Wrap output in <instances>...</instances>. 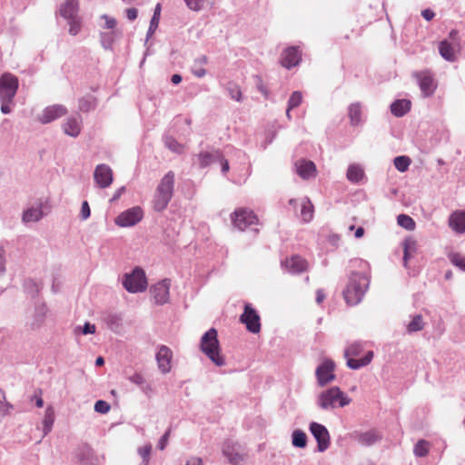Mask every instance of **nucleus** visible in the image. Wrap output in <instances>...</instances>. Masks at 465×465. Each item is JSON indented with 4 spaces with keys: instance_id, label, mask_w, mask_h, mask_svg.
Instances as JSON below:
<instances>
[{
    "instance_id": "obj_1",
    "label": "nucleus",
    "mask_w": 465,
    "mask_h": 465,
    "mask_svg": "<svg viewBox=\"0 0 465 465\" xmlns=\"http://www.w3.org/2000/svg\"><path fill=\"white\" fill-rule=\"evenodd\" d=\"M369 284L370 278L366 272H351L346 289L343 291L346 302L350 305L360 303L369 288Z\"/></svg>"
},
{
    "instance_id": "obj_2",
    "label": "nucleus",
    "mask_w": 465,
    "mask_h": 465,
    "mask_svg": "<svg viewBox=\"0 0 465 465\" xmlns=\"http://www.w3.org/2000/svg\"><path fill=\"white\" fill-rule=\"evenodd\" d=\"M175 173L167 172L160 180L153 199V208L156 212L165 210L174 193Z\"/></svg>"
},
{
    "instance_id": "obj_3",
    "label": "nucleus",
    "mask_w": 465,
    "mask_h": 465,
    "mask_svg": "<svg viewBox=\"0 0 465 465\" xmlns=\"http://www.w3.org/2000/svg\"><path fill=\"white\" fill-rule=\"evenodd\" d=\"M351 399L338 386H332L319 393L316 405L323 411H331L336 408H343L349 405Z\"/></svg>"
},
{
    "instance_id": "obj_4",
    "label": "nucleus",
    "mask_w": 465,
    "mask_h": 465,
    "mask_svg": "<svg viewBox=\"0 0 465 465\" xmlns=\"http://www.w3.org/2000/svg\"><path fill=\"white\" fill-rule=\"evenodd\" d=\"M201 350L215 365H225L224 357L220 353L217 331L214 328H211L202 336Z\"/></svg>"
},
{
    "instance_id": "obj_5",
    "label": "nucleus",
    "mask_w": 465,
    "mask_h": 465,
    "mask_svg": "<svg viewBox=\"0 0 465 465\" xmlns=\"http://www.w3.org/2000/svg\"><path fill=\"white\" fill-rule=\"evenodd\" d=\"M125 290L131 293L141 292L147 288V280L144 271L136 267L131 273H126L123 280Z\"/></svg>"
},
{
    "instance_id": "obj_6",
    "label": "nucleus",
    "mask_w": 465,
    "mask_h": 465,
    "mask_svg": "<svg viewBox=\"0 0 465 465\" xmlns=\"http://www.w3.org/2000/svg\"><path fill=\"white\" fill-rule=\"evenodd\" d=\"M231 219L232 225L239 231H244L249 226L258 223L257 215L248 208L236 209L231 214Z\"/></svg>"
},
{
    "instance_id": "obj_7",
    "label": "nucleus",
    "mask_w": 465,
    "mask_h": 465,
    "mask_svg": "<svg viewBox=\"0 0 465 465\" xmlns=\"http://www.w3.org/2000/svg\"><path fill=\"white\" fill-rule=\"evenodd\" d=\"M18 79L5 73L0 77V101H13L18 89Z\"/></svg>"
},
{
    "instance_id": "obj_8",
    "label": "nucleus",
    "mask_w": 465,
    "mask_h": 465,
    "mask_svg": "<svg viewBox=\"0 0 465 465\" xmlns=\"http://www.w3.org/2000/svg\"><path fill=\"white\" fill-rule=\"evenodd\" d=\"M309 430L317 441L318 451H325L331 445V436L327 428L316 421L309 424Z\"/></svg>"
},
{
    "instance_id": "obj_9",
    "label": "nucleus",
    "mask_w": 465,
    "mask_h": 465,
    "mask_svg": "<svg viewBox=\"0 0 465 465\" xmlns=\"http://www.w3.org/2000/svg\"><path fill=\"white\" fill-rule=\"evenodd\" d=\"M335 364L331 360L323 361L315 371L317 383L320 387H324L335 380Z\"/></svg>"
},
{
    "instance_id": "obj_10",
    "label": "nucleus",
    "mask_w": 465,
    "mask_h": 465,
    "mask_svg": "<svg viewBox=\"0 0 465 465\" xmlns=\"http://www.w3.org/2000/svg\"><path fill=\"white\" fill-rule=\"evenodd\" d=\"M143 216V213L141 207H132L123 213H121L115 218V223L120 227H130L138 223Z\"/></svg>"
},
{
    "instance_id": "obj_11",
    "label": "nucleus",
    "mask_w": 465,
    "mask_h": 465,
    "mask_svg": "<svg viewBox=\"0 0 465 465\" xmlns=\"http://www.w3.org/2000/svg\"><path fill=\"white\" fill-rule=\"evenodd\" d=\"M240 321L246 325L247 330L252 333H258L261 330L260 316L249 303L244 305V311L240 317Z\"/></svg>"
},
{
    "instance_id": "obj_12",
    "label": "nucleus",
    "mask_w": 465,
    "mask_h": 465,
    "mask_svg": "<svg viewBox=\"0 0 465 465\" xmlns=\"http://www.w3.org/2000/svg\"><path fill=\"white\" fill-rule=\"evenodd\" d=\"M413 76L417 79L423 96H431L437 88L432 74L430 71H421L413 73Z\"/></svg>"
},
{
    "instance_id": "obj_13",
    "label": "nucleus",
    "mask_w": 465,
    "mask_h": 465,
    "mask_svg": "<svg viewBox=\"0 0 465 465\" xmlns=\"http://www.w3.org/2000/svg\"><path fill=\"white\" fill-rule=\"evenodd\" d=\"M302 60V52L298 46H289L284 49L281 54L280 63L287 68L292 69L300 64Z\"/></svg>"
},
{
    "instance_id": "obj_14",
    "label": "nucleus",
    "mask_w": 465,
    "mask_h": 465,
    "mask_svg": "<svg viewBox=\"0 0 465 465\" xmlns=\"http://www.w3.org/2000/svg\"><path fill=\"white\" fill-rule=\"evenodd\" d=\"M170 286V280L164 279L151 287L150 292L155 303L163 305L169 301Z\"/></svg>"
},
{
    "instance_id": "obj_15",
    "label": "nucleus",
    "mask_w": 465,
    "mask_h": 465,
    "mask_svg": "<svg viewBox=\"0 0 465 465\" xmlns=\"http://www.w3.org/2000/svg\"><path fill=\"white\" fill-rule=\"evenodd\" d=\"M94 179L100 188H107L113 183V171L107 164H98L94 172Z\"/></svg>"
},
{
    "instance_id": "obj_16",
    "label": "nucleus",
    "mask_w": 465,
    "mask_h": 465,
    "mask_svg": "<svg viewBox=\"0 0 465 465\" xmlns=\"http://www.w3.org/2000/svg\"><path fill=\"white\" fill-rule=\"evenodd\" d=\"M67 114V109L62 104H54L46 107L38 116L42 124H49Z\"/></svg>"
},
{
    "instance_id": "obj_17",
    "label": "nucleus",
    "mask_w": 465,
    "mask_h": 465,
    "mask_svg": "<svg viewBox=\"0 0 465 465\" xmlns=\"http://www.w3.org/2000/svg\"><path fill=\"white\" fill-rule=\"evenodd\" d=\"M289 205L292 206L296 209L299 205L298 201L296 199H290ZM301 213L300 217L303 223H309L313 218L314 207L312 203L311 200L308 197H304L301 200L300 203Z\"/></svg>"
},
{
    "instance_id": "obj_18",
    "label": "nucleus",
    "mask_w": 465,
    "mask_h": 465,
    "mask_svg": "<svg viewBox=\"0 0 465 465\" xmlns=\"http://www.w3.org/2000/svg\"><path fill=\"white\" fill-rule=\"evenodd\" d=\"M173 358L172 351L165 345H161L156 353V361L160 371L163 374L170 372L171 361Z\"/></svg>"
},
{
    "instance_id": "obj_19",
    "label": "nucleus",
    "mask_w": 465,
    "mask_h": 465,
    "mask_svg": "<svg viewBox=\"0 0 465 465\" xmlns=\"http://www.w3.org/2000/svg\"><path fill=\"white\" fill-rule=\"evenodd\" d=\"M282 265L285 267L287 272L293 274L302 273L308 269V262L299 255H292L291 258H287L282 262Z\"/></svg>"
},
{
    "instance_id": "obj_20",
    "label": "nucleus",
    "mask_w": 465,
    "mask_h": 465,
    "mask_svg": "<svg viewBox=\"0 0 465 465\" xmlns=\"http://www.w3.org/2000/svg\"><path fill=\"white\" fill-rule=\"evenodd\" d=\"M223 453L232 465H239L244 460V456L238 450V446L230 441L223 444Z\"/></svg>"
},
{
    "instance_id": "obj_21",
    "label": "nucleus",
    "mask_w": 465,
    "mask_h": 465,
    "mask_svg": "<svg viewBox=\"0 0 465 465\" xmlns=\"http://www.w3.org/2000/svg\"><path fill=\"white\" fill-rule=\"evenodd\" d=\"M353 438L361 445L369 447L381 440V436L375 430L365 432H355Z\"/></svg>"
},
{
    "instance_id": "obj_22",
    "label": "nucleus",
    "mask_w": 465,
    "mask_h": 465,
    "mask_svg": "<svg viewBox=\"0 0 465 465\" xmlns=\"http://www.w3.org/2000/svg\"><path fill=\"white\" fill-rule=\"evenodd\" d=\"M78 0H65L61 5L59 13L64 19L69 20L78 17Z\"/></svg>"
},
{
    "instance_id": "obj_23",
    "label": "nucleus",
    "mask_w": 465,
    "mask_h": 465,
    "mask_svg": "<svg viewBox=\"0 0 465 465\" xmlns=\"http://www.w3.org/2000/svg\"><path fill=\"white\" fill-rule=\"evenodd\" d=\"M64 134L72 137H77L81 133V116L79 114L69 117L63 124Z\"/></svg>"
},
{
    "instance_id": "obj_24",
    "label": "nucleus",
    "mask_w": 465,
    "mask_h": 465,
    "mask_svg": "<svg viewBox=\"0 0 465 465\" xmlns=\"http://www.w3.org/2000/svg\"><path fill=\"white\" fill-rule=\"evenodd\" d=\"M298 174L303 179L315 176L316 167L313 162L301 160L295 163Z\"/></svg>"
},
{
    "instance_id": "obj_25",
    "label": "nucleus",
    "mask_w": 465,
    "mask_h": 465,
    "mask_svg": "<svg viewBox=\"0 0 465 465\" xmlns=\"http://www.w3.org/2000/svg\"><path fill=\"white\" fill-rule=\"evenodd\" d=\"M198 160L199 166L201 168H205L211 163L216 162L218 159H221V152L218 150L213 152H201L196 155Z\"/></svg>"
},
{
    "instance_id": "obj_26",
    "label": "nucleus",
    "mask_w": 465,
    "mask_h": 465,
    "mask_svg": "<svg viewBox=\"0 0 465 465\" xmlns=\"http://www.w3.org/2000/svg\"><path fill=\"white\" fill-rule=\"evenodd\" d=\"M347 359V366L351 370H359L367 366L373 358V351H368L363 358L355 359L354 357H345Z\"/></svg>"
},
{
    "instance_id": "obj_27",
    "label": "nucleus",
    "mask_w": 465,
    "mask_h": 465,
    "mask_svg": "<svg viewBox=\"0 0 465 465\" xmlns=\"http://www.w3.org/2000/svg\"><path fill=\"white\" fill-rule=\"evenodd\" d=\"M47 313V308L45 304L41 303L38 305H35L34 314L32 316V322H30V325L33 329L39 328L45 322V316Z\"/></svg>"
},
{
    "instance_id": "obj_28",
    "label": "nucleus",
    "mask_w": 465,
    "mask_h": 465,
    "mask_svg": "<svg viewBox=\"0 0 465 465\" xmlns=\"http://www.w3.org/2000/svg\"><path fill=\"white\" fill-rule=\"evenodd\" d=\"M449 224L451 229L459 233L465 232V213H454L450 215Z\"/></svg>"
},
{
    "instance_id": "obj_29",
    "label": "nucleus",
    "mask_w": 465,
    "mask_h": 465,
    "mask_svg": "<svg viewBox=\"0 0 465 465\" xmlns=\"http://www.w3.org/2000/svg\"><path fill=\"white\" fill-rule=\"evenodd\" d=\"M411 110V102L406 99L396 100L391 104V112L396 117H401Z\"/></svg>"
},
{
    "instance_id": "obj_30",
    "label": "nucleus",
    "mask_w": 465,
    "mask_h": 465,
    "mask_svg": "<svg viewBox=\"0 0 465 465\" xmlns=\"http://www.w3.org/2000/svg\"><path fill=\"white\" fill-rule=\"evenodd\" d=\"M208 63V57L206 55H201L194 59L193 64L191 67L192 74L197 78H203L206 75V70L203 68Z\"/></svg>"
},
{
    "instance_id": "obj_31",
    "label": "nucleus",
    "mask_w": 465,
    "mask_h": 465,
    "mask_svg": "<svg viewBox=\"0 0 465 465\" xmlns=\"http://www.w3.org/2000/svg\"><path fill=\"white\" fill-rule=\"evenodd\" d=\"M440 54L447 61L454 62L456 54L454 47L447 40H443L439 45Z\"/></svg>"
},
{
    "instance_id": "obj_32",
    "label": "nucleus",
    "mask_w": 465,
    "mask_h": 465,
    "mask_svg": "<svg viewBox=\"0 0 465 465\" xmlns=\"http://www.w3.org/2000/svg\"><path fill=\"white\" fill-rule=\"evenodd\" d=\"M54 422V411L52 406H49L45 410V417L43 420V437L46 436L53 428Z\"/></svg>"
},
{
    "instance_id": "obj_33",
    "label": "nucleus",
    "mask_w": 465,
    "mask_h": 465,
    "mask_svg": "<svg viewBox=\"0 0 465 465\" xmlns=\"http://www.w3.org/2000/svg\"><path fill=\"white\" fill-rule=\"evenodd\" d=\"M307 435L306 433L300 430L296 429L292 433V444L295 448L304 449L307 446Z\"/></svg>"
},
{
    "instance_id": "obj_34",
    "label": "nucleus",
    "mask_w": 465,
    "mask_h": 465,
    "mask_svg": "<svg viewBox=\"0 0 465 465\" xmlns=\"http://www.w3.org/2000/svg\"><path fill=\"white\" fill-rule=\"evenodd\" d=\"M43 215L41 206L32 207L24 212L22 219L25 223L38 222Z\"/></svg>"
},
{
    "instance_id": "obj_35",
    "label": "nucleus",
    "mask_w": 465,
    "mask_h": 465,
    "mask_svg": "<svg viewBox=\"0 0 465 465\" xmlns=\"http://www.w3.org/2000/svg\"><path fill=\"white\" fill-rule=\"evenodd\" d=\"M347 179L351 183H359L364 176L363 169L358 164H351L347 170Z\"/></svg>"
},
{
    "instance_id": "obj_36",
    "label": "nucleus",
    "mask_w": 465,
    "mask_h": 465,
    "mask_svg": "<svg viewBox=\"0 0 465 465\" xmlns=\"http://www.w3.org/2000/svg\"><path fill=\"white\" fill-rule=\"evenodd\" d=\"M96 107V99L92 94H87L78 100V108L82 112H89Z\"/></svg>"
},
{
    "instance_id": "obj_37",
    "label": "nucleus",
    "mask_w": 465,
    "mask_h": 465,
    "mask_svg": "<svg viewBox=\"0 0 465 465\" xmlns=\"http://www.w3.org/2000/svg\"><path fill=\"white\" fill-rule=\"evenodd\" d=\"M348 114L352 125H357L361 121V106L360 103H353L349 106Z\"/></svg>"
},
{
    "instance_id": "obj_38",
    "label": "nucleus",
    "mask_w": 465,
    "mask_h": 465,
    "mask_svg": "<svg viewBox=\"0 0 465 465\" xmlns=\"http://www.w3.org/2000/svg\"><path fill=\"white\" fill-rule=\"evenodd\" d=\"M430 443L425 440H420L414 445L413 453L416 457L423 458L429 454Z\"/></svg>"
},
{
    "instance_id": "obj_39",
    "label": "nucleus",
    "mask_w": 465,
    "mask_h": 465,
    "mask_svg": "<svg viewBox=\"0 0 465 465\" xmlns=\"http://www.w3.org/2000/svg\"><path fill=\"white\" fill-rule=\"evenodd\" d=\"M160 12H161V5L160 4H157L153 12V15L151 18L150 25L147 31V39L153 35V34L155 32L160 19Z\"/></svg>"
},
{
    "instance_id": "obj_40",
    "label": "nucleus",
    "mask_w": 465,
    "mask_h": 465,
    "mask_svg": "<svg viewBox=\"0 0 465 465\" xmlns=\"http://www.w3.org/2000/svg\"><path fill=\"white\" fill-rule=\"evenodd\" d=\"M424 327V322L422 316L420 314H416L412 317V320L407 325V331L409 333L416 332L421 331Z\"/></svg>"
},
{
    "instance_id": "obj_41",
    "label": "nucleus",
    "mask_w": 465,
    "mask_h": 465,
    "mask_svg": "<svg viewBox=\"0 0 465 465\" xmlns=\"http://www.w3.org/2000/svg\"><path fill=\"white\" fill-rule=\"evenodd\" d=\"M364 349V345L361 341H354L349 345L344 351V357H357Z\"/></svg>"
},
{
    "instance_id": "obj_42",
    "label": "nucleus",
    "mask_w": 465,
    "mask_h": 465,
    "mask_svg": "<svg viewBox=\"0 0 465 465\" xmlns=\"http://www.w3.org/2000/svg\"><path fill=\"white\" fill-rule=\"evenodd\" d=\"M114 32H102L100 34V42L102 46L106 50H111L114 42Z\"/></svg>"
},
{
    "instance_id": "obj_43",
    "label": "nucleus",
    "mask_w": 465,
    "mask_h": 465,
    "mask_svg": "<svg viewBox=\"0 0 465 465\" xmlns=\"http://www.w3.org/2000/svg\"><path fill=\"white\" fill-rule=\"evenodd\" d=\"M394 166L399 172H405L409 169V166L411 165V159L408 156L401 155L397 156L393 160Z\"/></svg>"
},
{
    "instance_id": "obj_44",
    "label": "nucleus",
    "mask_w": 465,
    "mask_h": 465,
    "mask_svg": "<svg viewBox=\"0 0 465 465\" xmlns=\"http://www.w3.org/2000/svg\"><path fill=\"white\" fill-rule=\"evenodd\" d=\"M397 222L400 226H401L402 228H404L406 230L412 231L415 229L416 224H415L414 220L407 214L398 215Z\"/></svg>"
},
{
    "instance_id": "obj_45",
    "label": "nucleus",
    "mask_w": 465,
    "mask_h": 465,
    "mask_svg": "<svg viewBox=\"0 0 465 465\" xmlns=\"http://www.w3.org/2000/svg\"><path fill=\"white\" fill-rule=\"evenodd\" d=\"M122 318L116 313H108L104 317V322L108 327L114 331L121 325Z\"/></svg>"
},
{
    "instance_id": "obj_46",
    "label": "nucleus",
    "mask_w": 465,
    "mask_h": 465,
    "mask_svg": "<svg viewBox=\"0 0 465 465\" xmlns=\"http://www.w3.org/2000/svg\"><path fill=\"white\" fill-rule=\"evenodd\" d=\"M164 144L169 150H171L173 153H181L183 151L182 144L178 143L173 136H165Z\"/></svg>"
},
{
    "instance_id": "obj_47",
    "label": "nucleus",
    "mask_w": 465,
    "mask_h": 465,
    "mask_svg": "<svg viewBox=\"0 0 465 465\" xmlns=\"http://www.w3.org/2000/svg\"><path fill=\"white\" fill-rule=\"evenodd\" d=\"M226 89L232 99L237 102H240L242 100V91L238 84L229 83Z\"/></svg>"
},
{
    "instance_id": "obj_48",
    "label": "nucleus",
    "mask_w": 465,
    "mask_h": 465,
    "mask_svg": "<svg viewBox=\"0 0 465 465\" xmlns=\"http://www.w3.org/2000/svg\"><path fill=\"white\" fill-rule=\"evenodd\" d=\"M68 25H69V34L73 36L78 35L82 28V21L81 18L78 16L76 18L69 19Z\"/></svg>"
},
{
    "instance_id": "obj_49",
    "label": "nucleus",
    "mask_w": 465,
    "mask_h": 465,
    "mask_svg": "<svg viewBox=\"0 0 465 465\" xmlns=\"http://www.w3.org/2000/svg\"><path fill=\"white\" fill-rule=\"evenodd\" d=\"M302 102V94L300 91H295L292 94L288 101L289 110L298 107Z\"/></svg>"
},
{
    "instance_id": "obj_50",
    "label": "nucleus",
    "mask_w": 465,
    "mask_h": 465,
    "mask_svg": "<svg viewBox=\"0 0 465 465\" xmlns=\"http://www.w3.org/2000/svg\"><path fill=\"white\" fill-rule=\"evenodd\" d=\"M415 249L414 241H405L403 248V265L407 267L408 260L411 257V252Z\"/></svg>"
},
{
    "instance_id": "obj_51",
    "label": "nucleus",
    "mask_w": 465,
    "mask_h": 465,
    "mask_svg": "<svg viewBox=\"0 0 465 465\" xmlns=\"http://www.w3.org/2000/svg\"><path fill=\"white\" fill-rule=\"evenodd\" d=\"M450 262L459 267L460 270L465 271V257L460 253H452L450 255Z\"/></svg>"
},
{
    "instance_id": "obj_52",
    "label": "nucleus",
    "mask_w": 465,
    "mask_h": 465,
    "mask_svg": "<svg viewBox=\"0 0 465 465\" xmlns=\"http://www.w3.org/2000/svg\"><path fill=\"white\" fill-rule=\"evenodd\" d=\"M152 451V445L146 444L141 448L138 449V453L143 459V465L149 464L150 455Z\"/></svg>"
},
{
    "instance_id": "obj_53",
    "label": "nucleus",
    "mask_w": 465,
    "mask_h": 465,
    "mask_svg": "<svg viewBox=\"0 0 465 465\" xmlns=\"http://www.w3.org/2000/svg\"><path fill=\"white\" fill-rule=\"evenodd\" d=\"M91 454V448L87 444L82 445L80 448H78L76 451V458L83 461L85 458H87Z\"/></svg>"
},
{
    "instance_id": "obj_54",
    "label": "nucleus",
    "mask_w": 465,
    "mask_h": 465,
    "mask_svg": "<svg viewBox=\"0 0 465 465\" xmlns=\"http://www.w3.org/2000/svg\"><path fill=\"white\" fill-rule=\"evenodd\" d=\"M111 409V406L108 402L99 400L94 403V411L96 412L104 414L107 413Z\"/></svg>"
},
{
    "instance_id": "obj_55",
    "label": "nucleus",
    "mask_w": 465,
    "mask_h": 465,
    "mask_svg": "<svg viewBox=\"0 0 465 465\" xmlns=\"http://www.w3.org/2000/svg\"><path fill=\"white\" fill-rule=\"evenodd\" d=\"M189 9L193 11H200L205 0H183Z\"/></svg>"
},
{
    "instance_id": "obj_56",
    "label": "nucleus",
    "mask_w": 465,
    "mask_h": 465,
    "mask_svg": "<svg viewBox=\"0 0 465 465\" xmlns=\"http://www.w3.org/2000/svg\"><path fill=\"white\" fill-rule=\"evenodd\" d=\"M254 79L257 89L263 94L265 98H267L269 95V91L264 85L262 78L259 75H255Z\"/></svg>"
},
{
    "instance_id": "obj_57",
    "label": "nucleus",
    "mask_w": 465,
    "mask_h": 465,
    "mask_svg": "<svg viewBox=\"0 0 465 465\" xmlns=\"http://www.w3.org/2000/svg\"><path fill=\"white\" fill-rule=\"evenodd\" d=\"M5 250L0 246V276L5 272Z\"/></svg>"
},
{
    "instance_id": "obj_58",
    "label": "nucleus",
    "mask_w": 465,
    "mask_h": 465,
    "mask_svg": "<svg viewBox=\"0 0 465 465\" xmlns=\"http://www.w3.org/2000/svg\"><path fill=\"white\" fill-rule=\"evenodd\" d=\"M91 210L89 207V204L86 201L83 202L82 207H81V218L83 220H86L90 217Z\"/></svg>"
},
{
    "instance_id": "obj_59",
    "label": "nucleus",
    "mask_w": 465,
    "mask_h": 465,
    "mask_svg": "<svg viewBox=\"0 0 465 465\" xmlns=\"http://www.w3.org/2000/svg\"><path fill=\"white\" fill-rule=\"evenodd\" d=\"M102 19H104L105 25L104 27L107 29H114L116 25V20L114 17H111L107 15H103L101 16Z\"/></svg>"
},
{
    "instance_id": "obj_60",
    "label": "nucleus",
    "mask_w": 465,
    "mask_h": 465,
    "mask_svg": "<svg viewBox=\"0 0 465 465\" xmlns=\"http://www.w3.org/2000/svg\"><path fill=\"white\" fill-rule=\"evenodd\" d=\"M129 381L138 386H142L145 382V380L143 377V375L137 372L130 376Z\"/></svg>"
},
{
    "instance_id": "obj_61",
    "label": "nucleus",
    "mask_w": 465,
    "mask_h": 465,
    "mask_svg": "<svg viewBox=\"0 0 465 465\" xmlns=\"http://www.w3.org/2000/svg\"><path fill=\"white\" fill-rule=\"evenodd\" d=\"M169 436H170V430H168L162 437L161 439L159 440L158 441V444H157V447L159 450H163L165 449L167 443H168V440H169Z\"/></svg>"
},
{
    "instance_id": "obj_62",
    "label": "nucleus",
    "mask_w": 465,
    "mask_h": 465,
    "mask_svg": "<svg viewBox=\"0 0 465 465\" xmlns=\"http://www.w3.org/2000/svg\"><path fill=\"white\" fill-rule=\"evenodd\" d=\"M83 334H93L95 332V325L90 322H85L83 328L81 329Z\"/></svg>"
},
{
    "instance_id": "obj_63",
    "label": "nucleus",
    "mask_w": 465,
    "mask_h": 465,
    "mask_svg": "<svg viewBox=\"0 0 465 465\" xmlns=\"http://www.w3.org/2000/svg\"><path fill=\"white\" fill-rule=\"evenodd\" d=\"M125 14H126V17L128 20L134 21L137 18L138 11L136 8L132 7V8L126 9Z\"/></svg>"
},
{
    "instance_id": "obj_64",
    "label": "nucleus",
    "mask_w": 465,
    "mask_h": 465,
    "mask_svg": "<svg viewBox=\"0 0 465 465\" xmlns=\"http://www.w3.org/2000/svg\"><path fill=\"white\" fill-rule=\"evenodd\" d=\"M185 465H203V460L199 457H192L187 460Z\"/></svg>"
}]
</instances>
